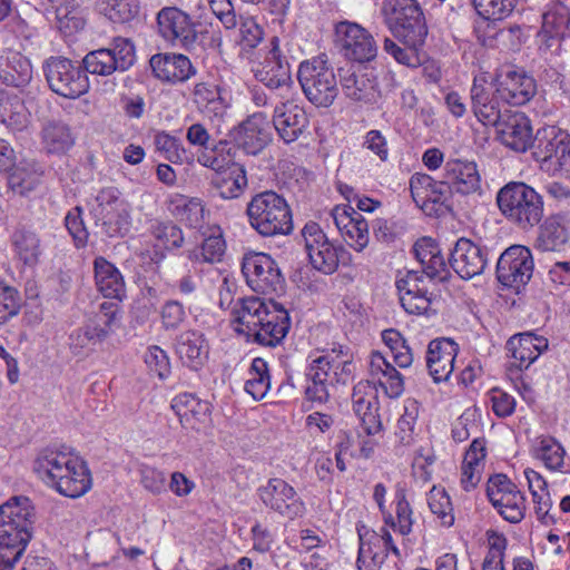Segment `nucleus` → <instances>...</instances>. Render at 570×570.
Wrapping results in <instances>:
<instances>
[{"label":"nucleus","instance_id":"nucleus-40","mask_svg":"<svg viewBox=\"0 0 570 570\" xmlns=\"http://www.w3.org/2000/svg\"><path fill=\"white\" fill-rule=\"evenodd\" d=\"M43 148L50 154H65L75 144L70 127L61 120H49L41 129Z\"/></svg>","mask_w":570,"mask_h":570},{"label":"nucleus","instance_id":"nucleus-38","mask_svg":"<svg viewBox=\"0 0 570 570\" xmlns=\"http://www.w3.org/2000/svg\"><path fill=\"white\" fill-rule=\"evenodd\" d=\"M266 303V301L256 296L239 298L232 312L234 315L233 322L243 326L236 328V331L253 336L256 342L257 328L262 322V314L265 311Z\"/></svg>","mask_w":570,"mask_h":570},{"label":"nucleus","instance_id":"nucleus-11","mask_svg":"<svg viewBox=\"0 0 570 570\" xmlns=\"http://www.w3.org/2000/svg\"><path fill=\"white\" fill-rule=\"evenodd\" d=\"M136 60L134 43L126 38H115L110 48L90 51L82 59L83 71L109 76L115 71L128 70Z\"/></svg>","mask_w":570,"mask_h":570},{"label":"nucleus","instance_id":"nucleus-12","mask_svg":"<svg viewBox=\"0 0 570 570\" xmlns=\"http://www.w3.org/2000/svg\"><path fill=\"white\" fill-rule=\"evenodd\" d=\"M338 78L345 98L358 106L374 105L381 97L377 78L365 66L338 68Z\"/></svg>","mask_w":570,"mask_h":570},{"label":"nucleus","instance_id":"nucleus-3","mask_svg":"<svg viewBox=\"0 0 570 570\" xmlns=\"http://www.w3.org/2000/svg\"><path fill=\"white\" fill-rule=\"evenodd\" d=\"M497 204L501 214L521 229H530L543 218L542 196L521 181H511L500 188Z\"/></svg>","mask_w":570,"mask_h":570},{"label":"nucleus","instance_id":"nucleus-36","mask_svg":"<svg viewBox=\"0 0 570 570\" xmlns=\"http://www.w3.org/2000/svg\"><path fill=\"white\" fill-rule=\"evenodd\" d=\"M0 121L7 128L19 131L27 126L28 117L19 91L0 83Z\"/></svg>","mask_w":570,"mask_h":570},{"label":"nucleus","instance_id":"nucleus-15","mask_svg":"<svg viewBox=\"0 0 570 570\" xmlns=\"http://www.w3.org/2000/svg\"><path fill=\"white\" fill-rule=\"evenodd\" d=\"M264 505L284 518L294 520L305 512V504L296 490L281 478H272L258 489Z\"/></svg>","mask_w":570,"mask_h":570},{"label":"nucleus","instance_id":"nucleus-14","mask_svg":"<svg viewBox=\"0 0 570 570\" xmlns=\"http://www.w3.org/2000/svg\"><path fill=\"white\" fill-rule=\"evenodd\" d=\"M532 273L533 258L525 246L513 245L507 248L498 259L497 278L503 286L519 291L530 281Z\"/></svg>","mask_w":570,"mask_h":570},{"label":"nucleus","instance_id":"nucleus-53","mask_svg":"<svg viewBox=\"0 0 570 570\" xmlns=\"http://www.w3.org/2000/svg\"><path fill=\"white\" fill-rule=\"evenodd\" d=\"M161 327L166 332L177 331L187 320L186 308L176 299L166 301L159 311Z\"/></svg>","mask_w":570,"mask_h":570},{"label":"nucleus","instance_id":"nucleus-34","mask_svg":"<svg viewBox=\"0 0 570 570\" xmlns=\"http://www.w3.org/2000/svg\"><path fill=\"white\" fill-rule=\"evenodd\" d=\"M171 407L179 417L183 428L194 431H199L210 414L207 402L187 393L176 396L173 400Z\"/></svg>","mask_w":570,"mask_h":570},{"label":"nucleus","instance_id":"nucleus-47","mask_svg":"<svg viewBox=\"0 0 570 570\" xmlns=\"http://www.w3.org/2000/svg\"><path fill=\"white\" fill-rule=\"evenodd\" d=\"M150 234L167 250L178 249L184 245V234L179 226L173 222H158L151 224Z\"/></svg>","mask_w":570,"mask_h":570},{"label":"nucleus","instance_id":"nucleus-30","mask_svg":"<svg viewBox=\"0 0 570 570\" xmlns=\"http://www.w3.org/2000/svg\"><path fill=\"white\" fill-rule=\"evenodd\" d=\"M149 63L155 77L169 82L186 81L196 72L189 58L180 53L154 55Z\"/></svg>","mask_w":570,"mask_h":570},{"label":"nucleus","instance_id":"nucleus-6","mask_svg":"<svg viewBox=\"0 0 570 570\" xmlns=\"http://www.w3.org/2000/svg\"><path fill=\"white\" fill-rule=\"evenodd\" d=\"M297 79L306 99L315 107L327 108L338 96L336 75L324 56L301 62Z\"/></svg>","mask_w":570,"mask_h":570},{"label":"nucleus","instance_id":"nucleus-32","mask_svg":"<svg viewBox=\"0 0 570 570\" xmlns=\"http://www.w3.org/2000/svg\"><path fill=\"white\" fill-rule=\"evenodd\" d=\"M415 258L422 265L423 273L430 279H436L441 283L446 282L450 272L446 267L444 257L438 243L431 237H422L413 246Z\"/></svg>","mask_w":570,"mask_h":570},{"label":"nucleus","instance_id":"nucleus-64","mask_svg":"<svg viewBox=\"0 0 570 570\" xmlns=\"http://www.w3.org/2000/svg\"><path fill=\"white\" fill-rule=\"evenodd\" d=\"M145 362L150 372L155 373L159 379H165L170 373V363L166 352L159 346H151L145 356Z\"/></svg>","mask_w":570,"mask_h":570},{"label":"nucleus","instance_id":"nucleus-2","mask_svg":"<svg viewBox=\"0 0 570 570\" xmlns=\"http://www.w3.org/2000/svg\"><path fill=\"white\" fill-rule=\"evenodd\" d=\"M33 471L65 497L79 498L91 487L90 472L85 462L57 450H42L33 461Z\"/></svg>","mask_w":570,"mask_h":570},{"label":"nucleus","instance_id":"nucleus-9","mask_svg":"<svg viewBox=\"0 0 570 570\" xmlns=\"http://www.w3.org/2000/svg\"><path fill=\"white\" fill-rule=\"evenodd\" d=\"M49 88L57 95L76 99L89 90V80L81 66L65 57H50L42 66Z\"/></svg>","mask_w":570,"mask_h":570},{"label":"nucleus","instance_id":"nucleus-35","mask_svg":"<svg viewBox=\"0 0 570 570\" xmlns=\"http://www.w3.org/2000/svg\"><path fill=\"white\" fill-rule=\"evenodd\" d=\"M332 367L328 356H320L311 363L305 374V395L308 401L320 404L327 402L330 397L327 382Z\"/></svg>","mask_w":570,"mask_h":570},{"label":"nucleus","instance_id":"nucleus-62","mask_svg":"<svg viewBox=\"0 0 570 570\" xmlns=\"http://www.w3.org/2000/svg\"><path fill=\"white\" fill-rule=\"evenodd\" d=\"M21 307L19 292L11 286L2 287L0 291V325L16 316Z\"/></svg>","mask_w":570,"mask_h":570},{"label":"nucleus","instance_id":"nucleus-41","mask_svg":"<svg viewBox=\"0 0 570 570\" xmlns=\"http://www.w3.org/2000/svg\"><path fill=\"white\" fill-rule=\"evenodd\" d=\"M453 194L446 179L436 180L426 194V199H422L417 206L429 216H442L452 210Z\"/></svg>","mask_w":570,"mask_h":570},{"label":"nucleus","instance_id":"nucleus-25","mask_svg":"<svg viewBox=\"0 0 570 570\" xmlns=\"http://www.w3.org/2000/svg\"><path fill=\"white\" fill-rule=\"evenodd\" d=\"M494 87L501 101L508 106L525 105L537 92L534 79L517 70L500 75Z\"/></svg>","mask_w":570,"mask_h":570},{"label":"nucleus","instance_id":"nucleus-56","mask_svg":"<svg viewBox=\"0 0 570 570\" xmlns=\"http://www.w3.org/2000/svg\"><path fill=\"white\" fill-rule=\"evenodd\" d=\"M227 146L228 144L226 141H219L210 150L205 149L198 155V163L215 170V175L219 174L232 164L230 159L223 156V153L225 151L229 154V148H227Z\"/></svg>","mask_w":570,"mask_h":570},{"label":"nucleus","instance_id":"nucleus-24","mask_svg":"<svg viewBox=\"0 0 570 570\" xmlns=\"http://www.w3.org/2000/svg\"><path fill=\"white\" fill-rule=\"evenodd\" d=\"M289 327L291 318L288 312L282 304L269 299L262 314V322L256 333V342L264 346H276L285 338Z\"/></svg>","mask_w":570,"mask_h":570},{"label":"nucleus","instance_id":"nucleus-39","mask_svg":"<svg viewBox=\"0 0 570 570\" xmlns=\"http://www.w3.org/2000/svg\"><path fill=\"white\" fill-rule=\"evenodd\" d=\"M212 185L218 190L220 197L237 198L247 187L246 170L243 165L232 163L229 167L212 178Z\"/></svg>","mask_w":570,"mask_h":570},{"label":"nucleus","instance_id":"nucleus-7","mask_svg":"<svg viewBox=\"0 0 570 570\" xmlns=\"http://www.w3.org/2000/svg\"><path fill=\"white\" fill-rule=\"evenodd\" d=\"M302 236L309 263L318 272L331 275L336 272L340 264H348L350 253L332 243L317 223H306Z\"/></svg>","mask_w":570,"mask_h":570},{"label":"nucleus","instance_id":"nucleus-46","mask_svg":"<svg viewBox=\"0 0 570 570\" xmlns=\"http://www.w3.org/2000/svg\"><path fill=\"white\" fill-rule=\"evenodd\" d=\"M543 36L547 33L564 35L570 30V9L561 2L552 3L543 13Z\"/></svg>","mask_w":570,"mask_h":570},{"label":"nucleus","instance_id":"nucleus-22","mask_svg":"<svg viewBox=\"0 0 570 570\" xmlns=\"http://www.w3.org/2000/svg\"><path fill=\"white\" fill-rule=\"evenodd\" d=\"M449 263L461 278L471 279L484 272L488 264L487 249L462 237L455 243Z\"/></svg>","mask_w":570,"mask_h":570},{"label":"nucleus","instance_id":"nucleus-43","mask_svg":"<svg viewBox=\"0 0 570 570\" xmlns=\"http://www.w3.org/2000/svg\"><path fill=\"white\" fill-rule=\"evenodd\" d=\"M12 245L18 257L26 265H36L39 261L41 248L38 235L24 227L18 228L12 235Z\"/></svg>","mask_w":570,"mask_h":570},{"label":"nucleus","instance_id":"nucleus-4","mask_svg":"<svg viewBox=\"0 0 570 570\" xmlns=\"http://www.w3.org/2000/svg\"><path fill=\"white\" fill-rule=\"evenodd\" d=\"M250 226L262 236L288 235L293 232V217L286 199L273 190L256 194L247 204Z\"/></svg>","mask_w":570,"mask_h":570},{"label":"nucleus","instance_id":"nucleus-42","mask_svg":"<svg viewBox=\"0 0 570 570\" xmlns=\"http://www.w3.org/2000/svg\"><path fill=\"white\" fill-rule=\"evenodd\" d=\"M8 173V187L21 197L28 196L41 183V173L27 165H13Z\"/></svg>","mask_w":570,"mask_h":570},{"label":"nucleus","instance_id":"nucleus-33","mask_svg":"<svg viewBox=\"0 0 570 570\" xmlns=\"http://www.w3.org/2000/svg\"><path fill=\"white\" fill-rule=\"evenodd\" d=\"M235 141L248 155L261 153L269 141L264 117L254 114L243 121L235 134Z\"/></svg>","mask_w":570,"mask_h":570},{"label":"nucleus","instance_id":"nucleus-26","mask_svg":"<svg viewBox=\"0 0 570 570\" xmlns=\"http://www.w3.org/2000/svg\"><path fill=\"white\" fill-rule=\"evenodd\" d=\"M273 125L281 139L291 144L298 139L308 125L305 110L293 101L277 105L273 114Z\"/></svg>","mask_w":570,"mask_h":570},{"label":"nucleus","instance_id":"nucleus-20","mask_svg":"<svg viewBox=\"0 0 570 570\" xmlns=\"http://www.w3.org/2000/svg\"><path fill=\"white\" fill-rule=\"evenodd\" d=\"M271 45L272 48L264 61L253 68L254 76L256 80L269 89L288 88L293 82L289 63L286 57L281 53L278 38L274 37Z\"/></svg>","mask_w":570,"mask_h":570},{"label":"nucleus","instance_id":"nucleus-13","mask_svg":"<svg viewBox=\"0 0 570 570\" xmlns=\"http://www.w3.org/2000/svg\"><path fill=\"white\" fill-rule=\"evenodd\" d=\"M335 45L346 59L361 63L374 59L377 52L373 36L360 24L348 21L336 24Z\"/></svg>","mask_w":570,"mask_h":570},{"label":"nucleus","instance_id":"nucleus-10","mask_svg":"<svg viewBox=\"0 0 570 570\" xmlns=\"http://www.w3.org/2000/svg\"><path fill=\"white\" fill-rule=\"evenodd\" d=\"M242 272L248 286L261 294H279L285 289V278L277 263L265 253H248L244 256Z\"/></svg>","mask_w":570,"mask_h":570},{"label":"nucleus","instance_id":"nucleus-44","mask_svg":"<svg viewBox=\"0 0 570 570\" xmlns=\"http://www.w3.org/2000/svg\"><path fill=\"white\" fill-rule=\"evenodd\" d=\"M248 375L249 377L245 383V391L252 395L254 400L264 399L271 387L267 363L261 357L254 358Z\"/></svg>","mask_w":570,"mask_h":570},{"label":"nucleus","instance_id":"nucleus-45","mask_svg":"<svg viewBox=\"0 0 570 570\" xmlns=\"http://www.w3.org/2000/svg\"><path fill=\"white\" fill-rule=\"evenodd\" d=\"M226 243L222 234L210 235L205 238L199 247L187 252V257L195 263L220 262L225 254Z\"/></svg>","mask_w":570,"mask_h":570},{"label":"nucleus","instance_id":"nucleus-60","mask_svg":"<svg viewBox=\"0 0 570 570\" xmlns=\"http://www.w3.org/2000/svg\"><path fill=\"white\" fill-rule=\"evenodd\" d=\"M345 240L357 252H362L368 244V224L358 213L343 234Z\"/></svg>","mask_w":570,"mask_h":570},{"label":"nucleus","instance_id":"nucleus-28","mask_svg":"<svg viewBox=\"0 0 570 570\" xmlns=\"http://www.w3.org/2000/svg\"><path fill=\"white\" fill-rule=\"evenodd\" d=\"M422 284L423 276L415 271L407 272L404 278L396 282L401 305L409 314L421 315L430 309L431 294Z\"/></svg>","mask_w":570,"mask_h":570},{"label":"nucleus","instance_id":"nucleus-31","mask_svg":"<svg viewBox=\"0 0 570 570\" xmlns=\"http://www.w3.org/2000/svg\"><path fill=\"white\" fill-rule=\"evenodd\" d=\"M175 351L186 366L198 370L208 358L209 345L203 333L188 330L176 336Z\"/></svg>","mask_w":570,"mask_h":570},{"label":"nucleus","instance_id":"nucleus-18","mask_svg":"<svg viewBox=\"0 0 570 570\" xmlns=\"http://www.w3.org/2000/svg\"><path fill=\"white\" fill-rule=\"evenodd\" d=\"M531 149L537 161L560 170L570 153V135L556 126L540 128Z\"/></svg>","mask_w":570,"mask_h":570},{"label":"nucleus","instance_id":"nucleus-27","mask_svg":"<svg viewBox=\"0 0 570 570\" xmlns=\"http://www.w3.org/2000/svg\"><path fill=\"white\" fill-rule=\"evenodd\" d=\"M458 344L451 338L430 342L426 352V367L435 383L448 381L454 370Z\"/></svg>","mask_w":570,"mask_h":570},{"label":"nucleus","instance_id":"nucleus-21","mask_svg":"<svg viewBox=\"0 0 570 570\" xmlns=\"http://www.w3.org/2000/svg\"><path fill=\"white\" fill-rule=\"evenodd\" d=\"M494 127L500 141L508 148L518 153L532 148L534 140L532 126L523 112L510 110Z\"/></svg>","mask_w":570,"mask_h":570},{"label":"nucleus","instance_id":"nucleus-5","mask_svg":"<svg viewBox=\"0 0 570 570\" xmlns=\"http://www.w3.org/2000/svg\"><path fill=\"white\" fill-rule=\"evenodd\" d=\"M382 13L389 29L404 45L424 43L428 26L416 0H384Z\"/></svg>","mask_w":570,"mask_h":570},{"label":"nucleus","instance_id":"nucleus-17","mask_svg":"<svg viewBox=\"0 0 570 570\" xmlns=\"http://www.w3.org/2000/svg\"><path fill=\"white\" fill-rule=\"evenodd\" d=\"M119 307L115 303H102L95 320L73 331L70 336V348L73 354H80L85 348L105 341L117 320Z\"/></svg>","mask_w":570,"mask_h":570},{"label":"nucleus","instance_id":"nucleus-55","mask_svg":"<svg viewBox=\"0 0 570 570\" xmlns=\"http://www.w3.org/2000/svg\"><path fill=\"white\" fill-rule=\"evenodd\" d=\"M396 520L392 514L385 517V523L389 524L394 531H397L402 535H406L412 531V510L410 503L405 499V494H397L396 502Z\"/></svg>","mask_w":570,"mask_h":570},{"label":"nucleus","instance_id":"nucleus-8","mask_svg":"<svg viewBox=\"0 0 570 570\" xmlns=\"http://www.w3.org/2000/svg\"><path fill=\"white\" fill-rule=\"evenodd\" d=\"M101 234L107 237H122L131 226L128 204L119 197L116 188H104L96 196V205L90 210Z\"/></svg>","mask_w":570,"mask_h":570},{"label":"nucleus","instance_id":"nucleus-49","mask_svg":"<svg viewBox=\"0 0 570 570\" xmlns=\"http://www.w3.org/2000/svg\"><path fill=\"white\" fill-rule=\"evenodd\" d=\"M523 494L517 490L508 493L502 500L494 499L492 504L500 515L511 522L519 523L524 518L525 504Z\"/></svg>","mask_w":570,"mask_h":570},{"label":"nucleus","instance_id":"nucleus-37","mask_svg":"<svg viewBox=\"0 0 570 570\" xmlns=\"http://www.w3.org/2000/svg\"><path fill=\"white\" fill-rule=\"evenodd\" d=\"M94 271L98 291L105 297L121 301L126 295V286L118 268L105 257L99 256L94 262Z\"/></svg>","mask_w":570,"mask_h":570},{"label":"nucleus","instance_id":"nucleus-48","mask_svg":"<svg viewBox=\"0 0 570 570\" xmlns=\"http://www.w3.org/2000/svg\"><path fill=\"white\" fill-rule=\"evenodd\" d=\"M104 14L115 23L131 21L139 12L138 0H102Z\"/></svg>","mask_w":570,"mask_h":570},{"label":"nucleus","instance_id":"nucleus-52","mask_svg":"<svg viewBox=\"0 0 570 570\" xmlns=\"http://www.w3.org/2000/svg\"><path fill=\"white\" fill-rule=\"evenodd\" d=\"M517 0H473L476 12L488 20H502L515 8Z\"/></svg>","mask_w":570,"mask_h":570},{"label":"nucleus","instance_id":"nucleus-54","mask_svg":"<svg viewBox=\"0 0 570 570\" xmlns=\"http://www.w3.org/2000/svg\"><path fill=\"white\" fill-rule=\"evenodd\" d=\"M19 69L14 66H8L2 70L1 79L3 87L12 88L19 91L20 88L26 87L32 78V67L26 59L18 60Z\"/></svg>","mask_w":570,"mask_h":570},{"label":"nucleus","instance_id":"nucleus-23","mask_svg":"<svg viewBox=\"0 0 570 570\" xmlns=\"http://www.w3.org/2000/svg\"><path fill=\"white\" fill-rule=\"evenodd\" d=\"M549 342L546 337L532 332L515 334L505 344L507 351L512 357L508 370L519 372L527 370L546 350Z\"/></svg>","mask_w":570,"mask_h":570},{"label":"nucleus","instance_id":"nucleus-1","mask_svg":"<svg viewBox=\"0 0 570 570\" xmlns=\"http://www.w3.org/2000/svg\"><path fill=\"white\" fill-rule=\"evenodd\" d=\"M33 507L27 497L0 505V570H13L32 538Z\"/></svg>","mask_w":570,"mask_h":570},{"label":"nucleus","instance_id":"nucleus-58","mask_svg":"<svg viewBox=\"0 0 570 570\" xmlns=\"http://www.w3.org/2000/svg\"><path fill=\"white\" fill-rule=\"evenodd\" d=\"M175 210L176 216L189 227L197 228L204 223L205 209L198 198L183 199Z\"/></svg>","mask_w":570,"mask_h":570},{"label":"nucleus","instance_id":"nucleus-59","mask_svg":"<svg viewBox=\"0 0 570 570\" xmlns=\"http://www.w3.org/2000/svg\"><path fill=\"white\" fill-rule=\"evenodd\" d=\"M156 149L164 154L165 159L173 164H181L185 155L180 141L166 132H159L155 136Z\"/></svg>","mask_w":570,"mask_h":570},{"label":"nucleus","instance_id":"nucleus-50","mask_svg":"<svg viewBox=\"0 0 570 570\" xmlns=\"http://www.w3.org/2000/svg\"><path fill=\"white\" fill-rule=\"evenodd\" d=\"M428 504L431 512L436 515L442 525L451 527L454 523L453 507L444 489L435 487L429 492Z\"/></svg>","mask_w":570,"mask_h":570},{"label":"nucleus","instance_id":"nucleus-61","mask_svg":"<svg viewBox=\"0 0 570 570\" xmlns=\"http://www.w3.org/2000/svg\"><path fill=\"white\" fill-rule=\"evenodd\" d=\"M420 46L405 45V48L400 47L393 40L385 38L384 50L393 56V58L402 65L407 67H417L421 65L417 49Z\"/></svg>","mask_w":570,"mask_h":570},{"label":"nucleus","instance_id":"nucleus-51","mask_svg":"<svg viewBox=\"0 0 570 570\" xmlns=\"http://www.w3.org/2000/svg\"><path fill=\"white\" fill-rule=\"evenodd\" d=\"M352 403L355 414L379 410V396L374 384L370 381H360L353 387Z\"/></svg>","mask_w":570,"mask_h":570},{"label":"nucleus","instance_id":"nucleus-29","mask_svg":"<svg viewBox=\"0 0 570 570\" xmlns=\"http://www.w3.org/2000/svg\"><path fill=\"white\" fill-rule=\"evenodd\" d=\"M445 179L454 193L469 196L481 195V177L473 161L450 160L445 164Z\"/></svg>","mask_w":570,"mask_h":570},{"label":"nucleus","instance_id":"nucleus-19","mask_svg":"<svg viewBox=\"0 0 570 570\" xmlns=\"http://www.w3.org/2000/svg\"><path fill=\"white\" fill-rule=\"evenodd\" d=\"M470 94L472 111L485 126H495L510 111L497 94L494 83L484 77L474 78Z\"/></svg>","mask_w":570,"mask_h":570},{"label":"nucleus","instance_id":"nucleus-63","mask_svg":"<svg viewBox=\"0 0 570 570\" xmlns=\"http://www.w3.org/2000/svg\"><path fill=\"white\" fill-rule=\"evenodd\" d=\"M539 456L548 468L556 470L563 464L564 450L554 439H543L540 442Z\"/></svg>","mask_w":570,"mask_h":570},{"label":"nucleus","instance_id":"nucleus-57","mask_svg":"<svg viewBox=\"0 0 570 570\" xmlns=\"http://www.w3.org/2000/svg\"><path fill=\"white\" fill-rule=\"evenodd\" d=\"M65 225L71 235L77 248H82L88 243L89 233L82 219V209L77 206L72 208L65 217Z\"/></svg>","mask_w":570,"mask_h":570},{"label":"nucleus","instance_id":"nucleus-16","mask_svg":"<svg viewBox=\"0 0 570 570\" xmlns=\"http://www.w3.org/2000/svg\"><path fill=\"white\" fill-rule=\"evenodd\" d=\"M157 26L159 35L174 46L189 50L197 42L196 24L188 13L177 7L163 8L157 13Z\"/></svg>","mask_w":570,"mask_h":570}]
</instances>
